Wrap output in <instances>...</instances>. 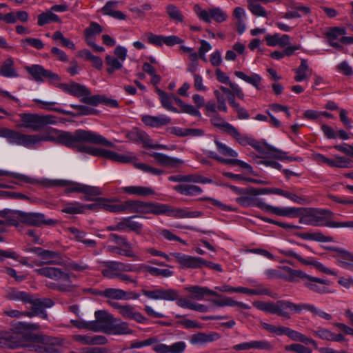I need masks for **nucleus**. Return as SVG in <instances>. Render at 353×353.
<instances>
[{
  "instance_id": "obj_64",
  "label": "nucleus",
  "mask_w": 353,
  "mask_h": 353,
  "mask_svg": "<svg viewBox=\"0 0 353 353\" xmlns=\"http://www.w3.org/2000/svg\"><path fill=\"white\" fill-rule=\"evenodd\" d=\"M287 352H293L295 353H312V350L311 348L306 347L300 343H293L285 345L284 347Z\"/></svg>"
},
{
  "instance_id": "obj_28",
  "label": "nucleus",
  "mask_w": 353,
  "mask_h": 353,
  "mask_svg": "<svg viewBox=\"0 0 353 353\" xmlns=\"http://www.w3.org/2000/svg\"><path fill=\"white\" fill-rule=\"evenodd\" d=\"M220 336L216 332H198L190 337V343L194 345H202L218 340Z\"/></svg>"
},
{
  "instance_id": "obj_19",
  "label": "nucleus",
  "mask_w": 353,
  "mask_h": 353,
  "mask_svg": "<svg viewBox=\"0 0 353 353\" xmlns=\"http://www.w3.org/2000/svg\"><path fill=\"white\" fill-rule=\"evenodd\" d=\"M279 252L285 256H290L296 259L302 264L313 265L316 270H318L320 272L331 275L336 274L335 272L326 268L323 263L315 260H306L303 259L301 255L298 254L296 252L293 251L292 250H279Z\"/></svg>"
},
{
  "instance_id": "obj_18",
  "label": "nucleus",
  "mask_w": 353,
  "mask_h": 353,
  "mask_svg": "<svg viewBox=\"0 0 353 353\" xmlns=\"http://www.w3.org/2000/svg\"><path fill=\"white\" fill-rule=\"evenodd\" d=\"M27 72L32 75L36 81L43 82L44 79H47L50 81H57L59 80L58 74L51 72L50 70H46L40 65H32L26 67Z\"/></svg>"
},
{
  "instance_id": "obj_12",
  "label": "nucleus",
  "mask_w": 353,
  "mask_h": 353,
  "mask_svg": "<svg viewBox=\"0 0 353 353\" xmlns=\"http://www.w3.org/2000/svg\"><path fill=\"white\" fill-rule=\"evenodd\" d=\"M14 214L20 221L28 225L40 227L42 225H53L56 221L47 219L45 214L39 212H24L21 211L14 212Z\"/></svg>"
},
{
  "instance_id": "obj_49",
  "label": "nucleus",
  "mask_w": 353,
  "mask_h": 353,
  "mask_svg": "<svg viewBox=\"0 0 353 353\" xmlns=\"http://www.w3.org/2000/svg\"><path fill=\"white\" fill-rule=\"evenodd\" d=\"M236 292L244 293L248 295L270 296V290L265 288H263L261 285H258L255 289H250L245 287H237Z\"/></svg>"
},
{
  "instance_id": "obj_36",
  "label": "nucleus",
  "mask_w": 353,
  "mask_h": 353,
  "mask_svg": "<svg viewBox=\"0 0 353 353\" xmlns=\"http://www.w3.org/2000/svg\"><path fill=\"white\" fill-rule=\"evenodd\" d=\"M121 191L123 193L130 194V195H135V196H148L152 195L154 194V191L152 188L150 187L145 186H139V185H132V186H125L122 187L121 188Z\"/></svg>"
},
{
  "instance_id": "obj_55",
  "label": "nucleus",
  "mask_w": 353,
  "mask_h": 353,
  "mask_svg": "<svg viewBox=\"0 0 353 353\" xmlns=\"http://www.w3.org/2000/svg\"><path fill=\"white\" fill-rule=\"evenodd\" d=\"M6 176L17 179L19 182L32 184L34 179L24 174L9 172L4 170H0V176Z\"/></svg>"
},
{
  "instance_id": "obj_45",
  "label": "nucleus",
  "mask_w": 353,
  "mask_h": 353,
  "mask_svg": "<svg viewBox=\"0 0 353 353\" xmlns=\"http://www.w3.org/2000/svg\"><path fill=\"white\" fill-rule=\"evenodd\" d=\"M312 71V69L309 68L307 60L301 59V65L299 68L294 70L296 73L294 80L296 82H301L305 79H308Z\"/></svg>"
},
{
  "instance_id": "obj_13",
  "label": "nucleus",
  "mask_w": 353,
  "mask_h": 353,
  "mask_svg": "<svg viewBox=\"0 0 353 353\" xmlns=\"http://www.w3.org/2000/svg\"><path fill=\"white\" fill-rule=\"evenodd\" d=\"M70 94L77 97H81V101L83 103L94 106L105 102V99L103 97L98 94L90 96V90L87 89L85 86L77 83H71Z\"/></svg>"
},
{
  "instance_id": "obj_20",
  "label": "nucleus",
  "mask_w": 353,
  "mask_h": 353,
  "mask_svg": "<svg viewBox=\"0 0 353 353\" xmlns=\"http://www.w3.org/2000/svg\"><path fill=\"white\" fill-rule=\"evenodd\" d=\"M303 303L296 304L289 301H277V315L285 319H290V313L300 314L302 312Z\"/></svg>"
},
{
  "instance_id": "obj_9",
  "label": "nucleus",
  "mask_w": 353,
  "mask_h": 353,
  "mask_svg": "<svg viewBox=\"0 0 353 353\" xmlns=\"http://www.w3.org/2000/svg\"><path fill=\"white\" fill-rule=\"evenodd\" d=\"M51 185L64 187L65 193L77 192L83 193L85 195L101 194V191L98 187L90 186L72 181L57 180L53 181Z\"/></svg>"
},
{
  "instance_id": "obj_43",
  "label": "nucleus",
  "mask_w": 353,
  "mask_h": 353,
  "mask_svg": "<svg viewBox=\"0 0 353 353\" xmlns=\"http://www.w3.org/2000/svg\"><path fill=\"white\" fill-rule=\"evenodd\" d=\"M14 61L12 58L6 59L1 65L0 75L6 78L18 77L19 74L14 68Z\"/></svg>"
},
{
  "instance_id": "obj_2",
  "label": "nucleus",
  "mask_w": 353,
  "mask_h": 353,
  "mask_svg": "<svg viewBox=\"0 0 353 353\" xmlns=\"http://www.w3.org/2000/svg\"><path fill=\"white\" fill-rule=\"evenodd\" d=\"M63 133L70 132L50 129L43 134H25L7 128L0 129V137L6 138L9 143L26 148L39 145L42 141H53L63 145L59 141V137Z\"/></svg>"
},
{
  "instance_id": "obj_25",
  "label": "nucleus",
  "mask_w": 353,
  "mask_h": 353,
  "mask_svg": "<svg viewBox=\"0 0 353 353\" xmlns=\"http://www.w3.org/2000/svg\"><path fill=\"white\" fill-rule=\"evenodd\" d=\"M330 282L327 280L321 279L317 277L310 276L304 282L303 285L310 290L319 293L325 294L329 292L327 285Z\"/></svg>"
},
{
  "instance_id": "obj_42",
  "label": "nucleus",
  "mask_w": 353,
  "mask_h": 353,
  "mask_svg": "<svg viewBox=\"0 0 353 353\" xmlns=\"http://www.w3.org/2000/svg\"><path fill=\"white\" fill-rule=\"evenodd\" d=\"M236 202L244 208L256 206L260 208L261 203L264 202L255 197V195L250 194H243L236 199Z\"/></svg>"
},
{
  "instance_id": "obj_48",
  "label": "nucleus",
  "mask_w": 353,
  "mask_h": 353,
  "mask_svg": "<svg viewBox=\"0 0 353 353\" xmlns=\"http://www.w3.org/2000/svg\"><path fill=\"white\" fill-rule=\"evenodd\" d=\"M287 336L292 341H299L307 345L310 344L313 345L314 348H318L317 343L314 339L294 330L290 328L288 332H287Z\"/></svg>"
},
{
  "instance_id": "obj_38",
  "label": "nucleus",
  "mask_w": 353,
  "mask_h": 353,
  "mask_svg": "<svg viewBox=\"0 0 353 353\" xmlns=\"http://www.w3.org/2000/svg\"><path fill=\"white\" fill-rule=\"evenodd\" d=\"M126 137L132 141L141 143L144 147L149 145L150 137L144 131L134 128L126 134Z\"/></svg>"
},
{
  "instance_id": "obj_8",
  "label": "nucleus",
  "mask_w": 353,
  "mask_h": 353,
  "mask_svg": "<svg viewBox=\"0 0 353 353\" xmlns=\"http://www.w3.org/2000/svg\"><path fill=\"white\" fill-rule=\"evenodd\" d=\"M334 213L328 210L315 208V226H325L332 228H353V221H334L331 219Z\"/></svg>"
},
{
  "instance_id": "obj_51",
  "label": "nucleus",
  "mask_w": 353,
  "mask_h": 353,
  "mask_svg": "<svg viewBox=\"0 0 353 353\" xmlns=\"http://www.w3.org/2000/svg\"><path fill=\"white\" fill-rule=\"evenodd\" d=\"M247 8L252 15L256 17H268V11L258 2H247Z\"/></svg>"
},
{
  "instance_id": "obj_41",
  "label": "nucleus",
  "mask_w": 353,
  "mask_h": 353,
  "mask_svg": "<svg viewBox=\"0 0 353 353\" xmlns=\"http://www.w3.org/2000/svg\"><path fill=\"white\" fill-rule=\"evenodd\" d=\"M234 74L238 78L253 85L256 90H261L262 89V78L259 74L254 73L248 75L242 71H235Z\"/></svg>"
},
{
  "instance_id": "obj_35",
  "label": "nucleus",
  "mask_w": 353,
  "mask_h": 353,
  "mask_svg": "<svg viewBox=\"0 0 353 353\" xmlns=\"http://www.w3.org/2000/svg\"><path fill=\"white\" fill-rule=\"evenodd\" d=\"M6 298L10 301H21L25 304L32 301L30 294L16 288H9L7 290Z\"/></svg>"
},
{
  "instance_id": "obj_24",
  "label": "nucleus",
  "mask_w": 353,
  "mask_h": 353,
  "mask_svg": "<svg viewBox=\"0 0 353 353\" xmlns=\"http://www.w3.org/2000/svg\"><path fill=\"white\" fill-rule=\"evenodd\" d=\"M101 294L106 298L117 300L137 299L139 294L134 292H125L119 288H107Z\"/></svg>"
},
{
  "instance_id": "obj_32",
  "label": "nucleus",
  "mask_w": 353,
  "mask_h": 353,
  "mask_svg": "<svg viewBox=\"0 0 353 353\" xmlns=\"http://www.w3.org/2000/svg\"><path fill=\"white\" fill-rule=\"evenodd\" d=\"M190 293L192 298L198 301L203 300L205 295H210L220 297L221 295L214 290L207 287H201L199 285H192L185 288Z\"/></svg>"
},
{
  "instance_id": "obj_29",
  "label": "nucleus",
  "mask_w": 353,
  "mask_h": 353,
  "mask_svg": "<svg viewBox=\"0 0 353 353\" xmlns=\"http://www.w3.org/2000/svg\"><path fill=\"white\" fill-rule=\"evenodd\" d=\"M94 316L96 319L94 321H91V322L95 323L97 327L100 329L99 330H97V332L106 333L104 327L110 326L114 321L112 316L105 310L96 311Z\"/></svg>"
},
{
  "instance_id": "obj_53",
  "label": "nucleus",
  "mask_w": 353,
  "mask_h": 353,
  "mask_svg": "<svg viewBox=\"0 0 353 353\" xmlns=\"http://www.w3.org/2000/svg\"><path fill=\"white\" fill-rule=\"evenodd\" d=\"M50 21L61 23L59 17L50 10H48L38 15L37 23L39 26H43Z\"/></svg>"
},
{
  "instance_id": "obj_34",
  "label": "nucleus",
  "mask_w": 353,
  "mask_h": 353,
  "mask_svg": "<svg viewBox=\"0 0 353 353\" xmlns=\"http://www.w3.org/2000/svg\"><path fill=\"white\" fill-rule=\"evenodd\" d=\"M338 263L343 268L353 271V256L344 250L336 249Z\"/></svg>"
},
{
  "instance_id": "obj_57",
  "label": "nucleus",
  "mask_w": 353,
  "mask_h": 353,
  "mask_svg": "<svg viewBox=\"0 0 353 353\" xmlns=\"http://www.w3.org/2000/svg\"><path fill=\"white\" fill-rule=\"evenodd\" d=\"M70 323L75 327L80 330H88L93 332H97L100 329L97 327L95 323L91 321H85L81 319H72Z\"/></svg>"
},
{
  "instance_id": "obj_5",
  "label": "nucleus",
  "mask_w": 353,
  "mask_h": 353,
  "mask_svg": "<svg viewBox=\"0 0 353 353\" xmlns=\"http://www.w3.org/2000/svg\"><path fill=\"white\" fill-rule=\"evenodd\" d=\"M37 273L45 277H48L58 283L57 290L61 292H70L73 290L74 285L70 277V274L61 269L47 266L35 270Z\"/></svg>"
},
{
  "instance_id": "obj_44",
  "label": "nucleus",
  "mask_w": 353,
  "mask_h": 353,
  "mask_svg": "<svg viewBox=\"0 0 353 353\" xmlns=\"http://www.w3.org/2000/svg\"><path fill=\"white\" fill-rule=\"evenodd\" d=\"M39 258L43 260L44 263H52L55 259L60 258V254L54 251L43 250L41 248H34L32 250Z\"/></svg>"
},
{
  "instance_id": "obj_15",
  "label": "nucleus",
  "mask_w": 353,
  "mask_h": 353,
  "mask_svg": "<svg viewBox=\"0 0 353 353\" xmlns=\"http://www.w3.org/2000/svg\"><path fill=\"white\" fill-rule=\"evenodd\" d=\"M165 214L176 219L198 218L202 215L200 211H188L183 208H173L169 205L158 203L157 215Z\"/></svg>"
},
{
  "instance_id": "obj_33",
  "label": "nucleus",
  "mask_w": 353,
  "mask_h": 353,
  "mask_svg": "<svg viewBox=\"0 0 353 353\" xmlns=\"http://www.w3.org/2000/svg\"><path fill=\"white\" fill-rule=\"evenodd\" d=\"M104 328L107 334H129L132 333L127 323L114 319L110 327H105Z\"/></svg>"
},
{
  "instance_id": "obj_46",
  "label": "nucleus",
  "mask_w": 353,
  "mask_h": 353,
  "mask_svg": "<svg viewBox=\"0 0 353 353\" xmlns=\"http://www.w3.org/2000/svg\"><path fill=\"white\" fill-rule=\"evenodd\" d=\"M174 190L185 196H195L202 193V189L194 185L179 184L174 187Z\"/></svg>"
},
{
  "instance_id": "obj_39",
  "label": "nucleus",
  "mask_w": 353,
  "mask_h": 353,
  "mask_svg": "<svg viewBox=\"0 0 353 353\" xmlns=\"http://www.w3.org/2000/svg\"><path fill=\"white\" fill-rule=\"evenodd\" d=\"M210 301L218 307H238L241 309L249 310L250 306L242 302L234 300L232 297L225 296L221 299H210Z\"/></svg>"
},
{
  "instance_id": "obj_61",
  "label": "nucleus",
  "mask_w": 353,
  "mask_h": 353,
  "mask_svg": "<svg viewBox=\"0 0 353 353\" xmlns=\"http://www.w3.org/2000/svg\"><path fill=\"white\" fill-rule=\"evenodd\" d=\"M214 143L217 148L219 152L226 157H238V153L232 150L231 148L228 147L225 144L221 143L218 140H214Z\"/></svg>"
},
{
  "instance_id": "obj_27",
  "label": "nucleus",
  "mask_w": 353,
  "mask_h": 353,
  "mask_svg": "<svg viewBox=\"0 0 353 353\" xmlns=\"http://www.w3.org/2000/svg\"><path fill=\"white\" fill-rule=\"evenodd\" d=\"M150 156L153 157L159 164L168 168H177L183 163L182 159L172 157L163 153L153 152L150 154Z\"/></svg>"
},
{
  "instance_id": "obj_40",
  "label": "nucleus",
  "mask_w": 353,
  "mask_h": 353,
  "mask_svg": "<svg viewBox=\"0 0 353 353\" xmlns=\"http://www.w3.org/2000/svg\"><path fill=\"white\" fill-rule=\"evenodd\" d=\"M21 345L20 341H17L14 335L9 332L0 333V347L1 348H18Z\"/></svg>"
},
{
  "instance_id": "obj_21",
  "label": "nucleus",
  "mask_w": 353,
  "mask_h": 353,
  "mask_svg": "<svg viewBox=\"0 0 353 353\" xmlns=\"http://www.w3.org/2000/svg\"><path fill=\"white\" fill-rule=\"evenodd\" d=\"M263 158H275L279 160L286 159L289 161H299V158L288 157L287 152L282 151L268 143H263L262 148L258 151Z\"/></svg>"
},
{
  "instance_id": "obj_30",
  "label": "nucleus",
  "mask_w": 353,
  "mask_h": 353,
  "mask_svg": "<svg viewBox=\"0 0 353 353\" xmlns=\"http://www.w3.org/2000/svg\"><path fill=\"white\" fill-rule=\"evenodd\" d=\"M142 122L151 128H160L171 123V119L165 115L151 116L143 115L141 117Z\"/></svg>"
},
{
  "instance_id": "obj_31",
  "label": "nucleus",
  "mask_w": 353,
  "mask_h": 353,
  "mask_svg": "<svg viewBox=\"0 0 353 353\" xmlns=\"http://www.w3.org/2000/svg\"><path fill=\"white\" fill-rule=\"evenodd\" d=\"M72 339L76 342H78L81 343V345H105L108 340L107 339L101 335H81V334H76L72 336Z\"/></svg>"
},
{
  "instance_id": "obj_26",
  "label": "nucleus",
  "mask_w": 353,
  "mask_h": 353,
  "mask_svg": "<svg viewBox=\"0 0 353 353\" xmlns=\"http://www.w3.org/2000/svg\"><path fill=\"white\" fill-rule=\"evenodd\" d=\"M99 205L101 209H103L109 212L120 213L124 212L123 203L117 198L107 199L99 197Z\"/></svg>"
},
{
  "instance_id": "obj_62",
  "label": "nucleus",
  "mask_w": 353,
  "mask_h": 353,
  "mask_svg": "<svg viewBox=\"0 0 353 353\" xmlns=\"http://www.w3.org/2000/svg\"><path fill=\"white\" fill-rule=\"evenodd\" d=\"M166 12L171 19L179 23L183 22V16L175 6L172 4L168 5L166 8Z\"/></svg>"
},
{
  "instance_id": "obj_52",
  "label": "nucleus",
  "mask_w": 353,
  "mask_h": 353,
  "mask_svg": "<svg viewBox=\"0 0 353 353\" xmlns=\"http://www.w3.org/2000/svg\"><path fill=\"white\" fill-rule=\"evenodd\" d=\"M105 63L107 65L106 71L108 74H112L123 67V61L112 55L105 57Z\"/></svg>"
},
{
  "instance_id": "obj_14",
  "label": "nucleus",
  "mask_w": 353,
  "mask_h": 353,
  "mask_svg": "<svg viewBox=\"0 0 353 353\" xmlns=\"http://www.w3.org/2000/svg\"><path fill=\"white\" fill-rule=\"evenodd\" d=\"M123 212L154 214L157 215L158 203L128 200L123 203Z\"/></svg>"
},
{
  "instance_id": "obj_4",
  "label": "nucleus",
  "mask_w": 353,
  "mask_h": 353,
  "mask_svg": "<svg viewBox=\"0 0 353 353\" xmlns=\"http://www.w3.org/2000/svg\"><path fill=\"white\" fill-rule=\"evenodd\" d=\"M154 345L152 350L156 353H183L186 348V343L184 341H178L171 345H166L158 343L156 336L149 337L142 341H134L130 344V349H138L143 347Z\"/></svg>"
},
{
  "instance_id": "obj_10",
  "label": "nucleus",
  "mask_w": 353,
  "mask_h": 353,
  "mask_svg": "<svg viewBox=\"0 0 353 353\" xmlns=\"http://www.w3.org/2000/svg\"><path fill=\"white\" fill-rule=\"evenodd\" d=\"M39 329V325L26 322H17L13 324L12 329L9 331L17 339L20 341L21 347H26L32 339L31 332Z\"/></svg>"
},
{
  "instance_id": "obj_56",
  "label": "nucleus",
  "mask_w": 353,
  "mask_h": 353,
  "mask_svg": "<svg viewBox=\"0 0 353 353\" xmlns=\"http://www.w3.org/2000/svg\"><path fill=\"white\" fill-rule=\"evenodd\" d=\"M212 124L219 128L221 131L228 133L233 125L225 121L219 114H215L210 119Z\"/></svg>"
},
{
  "instance_id": "obj_58",
  "label": "nucleus",
  "mask_w": 353,
  "mask_h": 353,
  "mask_svg": "<svg viewBox=\"0 0 353 353\" xmlns=\"http://www.w3.org/2000/svg\"><path fill=\"white\" fill-rule=\"evenodd\" d=\"M303 310H307L310 312L313 315L319 316V317L330 321L332 319L331 314L319 309L318 307H315L314 305L309 304V303H303Z\"/></svg>"
},
{
  "instance_id": "obj_54",
  "label": "nucleus",
  "mask_w": 353,
  "mask_h": 353,
  "mask_svg": "<svg viewBox=\"0 0 353 353\" xmlns=\"http://www.w3.org/2000/svg\"><path fill=\"white\" fill-rule=\"evenodd\" d=\"M157 92L159 96L161 103L163 108L173 112H178V110L172 105V98L163 90L157 88Z\"/></svg>"
},
{
  "instance_id": "obj_47",
  "label": "nucleus",
  "mask_w": 353,
  "mask_h": 353,
  "mask_svg": "<svg viewBox=\"0 0 353 353\" xmlns=\"http://www.w3.org/2000/svg\"><path fill=\"white\" fill-rule=\"evenodd\" d=\"M301 211L296 215L299 216V223L307 225L315 226L314 212L315 208H300Z\"/></svg>"
},
{
  "instance_id": "obj_63",
  "label": "nucleus",
  "mask_w": 353,
  "mask_h": 353,
  "mask_svg": "<svg viewBox=\"0 0 353 353\" xmlns=\"http://www.w3.org/2000/svg\"><path fill=\"white\" fill-rule=\"evenodd\" d=\"M142 39L148 43L161 46L163 44V36L157 35L152 32H146L142 36Z\"/></svg>"
},
{
  "instance_id": "obj_23",
  "label": "nucleus",
  "mask_w": 353,
  "mask_h": 353,
  "mask_svg": "<svg viewBox=\"0 0 353 353\" xmlns=\"http://www.w3.org/2000/svg\"><path fill=\"white\" fill-rule=\"evenodd\" d=\"M21 119L19 128L30 129L32 131L41 130L40 114L33 113H21L19 114Z\"/></svg>"
},
{
  "instance_id": "obj_50",
  "label": "nucleus",
  "mask_w": 353,
  "mask_h": 353,
  "mask_svg": "<svg viewBox=\"0 0 353 353\" xmlns=\"http://www.w3.org/2000/svg\"><path fill=\"white\" fill-rule=\"evenodd\" d=\"M34 101L35 103H37V104H40L41 105L40 108L42 109H45L47 110L55 111L57 112H59V113H61V114H63L65 115L74 116V114L70 111L64 110L63 109L58 108H54V105L55 104H57L56 102L45 101L38 99H34Z\"/></svg>"
},
{
  "instance_id": "obj_37",
  "label": "nucleus",
  "mask_w": 353,
  "mask_h": 353,
  "mask_svg": "<svg viewBox=\"0 0 353 353\" xmlns=\"http://www.w3.org/2000/svg\"><path fill=\"white\" fill-rule=\"evenodd\" d=\"M136 273H141L147 272L152 276L169 277L172 275V272L168 269H159L157 268L148 266L143 264H141L139 266H136Z\"/></svg>"
},
{
  "instance_id": "obj_17",
  "label": "nucleus",
  "mask_w": 353,
  "mask_h": 353,
  "mask_svg": "<svg viewBox=\"0 0 353 353\" xmlns=\"http://www.w3.org/2000/svg\"><path fill=\"white\" fill-rule=\"evenodd\" d=\"M31 302H28L31 305V311L26 312V315L28 317L39 315L43 319H46L48 314L45 311V308L50 307L54 305L52 300L50 299H34L31 295Z\"/></svg>"
},
{
  "instance_id": "obj_1",
  "label": "nucleus",
  "mask_w": 353,
  "mask_h": 353,
  "mask_svg": "<svg viewBox=\"0 0 353 353\" xmlns=\"http://www.w3.org/2000/svg\"><path fill=\"white\" fill-rule=\"evenodd\" d=\"M63 145L76 150L79 152L86 153L92 156L103 157L114 162L128 163L137 159L132 153L119 154L105 149L94 148L85 145V143L102 145L112 148L114 144L101 134L82 129L77 130L74 133H63L59 137Z\"/></svg>"
},
{
  "instance_id": "obj_11",
  "label": "nucleus",
  "mask_w": 353,
  "mask_h": 353,
  "mask_svg": "<svg viewBox=\"0 0 353 353\" xmlns=\"http://www.w3.org/2000/svg\"><path fill=\"white\" fill-rule=\"evenodd\" d=\"M102 264L104 268L101 270V274L103 276L110 279L117 278L121 272H135L137 270L134 265L120 261H103Z\"/></svg>"
},
{
  "instance_id": "obj_60",
  "label": "nucleus",
  "mask_w": 353,
  "mask_h": 353,
  "mask_svg": "<svg viewBox=\"0 0 353 353\" xmlns=\"http://www.w3.org/2000/svg\"><path fill=\"white\" fill-rule=\"evenodd\" d=\"M61 212L70 214H82V203L79 202L67 203L63 205Z\"/></svg>"
},
{
  "instance_id": "obj_59",
  "label": "nucleus",
  "mask_w": 353,
  "mask_h": 353,
  "mask_svg": "<svg viewBox=\"0 0 353 353\" xmlns=\"http://www.w3.org/2000/svg\"><path fill=\"white\" fill-rule=\"evenodd\" d=\"M228 134L232 136L240 145L244 146L249 145L252 139L247 134H241L234 125Z\"/></svg>"
},
{
  "instance_id": "obj_16",
  "label": "nucleus",
  "mask_w": 353,
  "mask_h": 353,
  "mask_svg": "<svg viewBox=\"0 0 353 353\" xmlns=\"http://www.w3.org/2000/svg\"><path fill=\"white\" fill-rule=\"evenodd\" d=\"M197 17L205 23H210L211 20H214L216 23H223L228 19V15L219 7H214L208 10L202 9L199 6L196 5L194 8Z\"/></svg>"
},
{
  "instance_id": "obj_3",
  "label": "nucleus",
  "mask_w": 353,
  "mask_h": 353,
  "mask_svg": "<svg viewBox=\"0 0 353 353\" xmlns=\"http://www.w3.org/2000/svg\"><path fill=\"white\" fill-rule=\"evenodd\" d=\"M62 343V341L59 338L34 334L26 347L30 351L39 353H57Z\"/></svg>"
},
{
  "instance_id": "obj_22",
  "label": "nucleus",
  "mask_w": 353,
  "mask_h": 353,
  "mask_svg": "<svg viewBox=\"0 0 353 353\" xmlns=\"http://www.w3.org/2000/svg\"><path fill=\"white\" fill-rule=\"evenodd\" d=\"M260 209L278 216L287 217H296V215L301 211L300 208L276 207L267 204L265 202L264 203H261Z\"/></svg>"
},
{
  "instance_id": "obj_6",
  "label": "nucleus",
  "mask_w": 353,
  "mask_h": 353,
  "mask_svg": "<svg viewBox=\"0 0 353 353\" xmlns=\"http://www.w3.org/2000/svg\"><path fill=\"white\" fill-rule=\"evenodd\" d=\"M109 240L117 245L107 246V252L139 259L138 256L133 251L132 243L128 241L125 236L112 233L109 235Z\"/></svg>"
},
{
  "instance_id": "obj_7",
  "label": "nucleus",
  "mask_w": 353,
  "mask_h": 353,
  "mask_svg": "<svg viewBox=\"0 0 353 353\" xmlns=\"http://www.w3.org/2000/svg\"><path fill=\"white\" fill-rule=\"evenodd\" d=\"M170 256H174L183 268H200L205 265L219 272H222L223 270L219 264L208 261L201 257H194L179 252L171 253Z\"/></svg>"
}]
</instances>
